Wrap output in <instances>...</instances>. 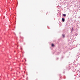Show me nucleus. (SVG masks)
Instances as JSON below:
<instances>
[{
	"mask_svg": "<svg viewBox=\"0 0 80 80\" xmlns=\"http://www.w3.org/2000/svg\"><path fill=\"white\" fill-rule=\"evenodd\" d=\"M54 44H52V47H53V46H54Z\"/></svg>",
	"mask_w": 80,
	"mask_h": 80,
	"instance_id": "obj_4",
	"label": "nucleus"
},
{
	"mask_svg": "<svg viewBox=\"0 0 80 80\" xmlns=\"http://www.w3.org/2000/svg\"><path fill=\"white\" fill-rule=\"evenodd\" d=\"M62 37H63L64 38V37H65V35L64 34H62Z\"/></svg>",
	"mask_w": 80,
	"mask_h": 80,
	"instance_id": "obj_3",
	"label": "nucleus"
},
{
	"mask_svg": "<svg viewBox=\"0 0 80 80\" xmlns=\"http://www.w3.org/2000/svg\"><path fill=\"white\" fill-rule=\"evenodd\" d=\"M73 28L72 27V32L73 31Z\"/></svg>",
	"mask_w": 80,
	"mask_h": 80,
	"instance_id": "obj_5",
	"label": "nucleus"
},
{
	"mask_svg": "<svg viewBox=\"0 0 80 80\" xmlns=\"http://www.w3.org/2000/svg\"><path fill=\"white\" fill-rule=\"evenodd\" d=\"M62 21L63 22H64V21H65V19L63 18H62Z\"/></svg>",
	"mask_w": 80,
	"mask_h": 80,
	"instance_id": "obj_1",
	"label": "nucleus"
},
{
	"mask_svg": "<svg viewBox=\"0 0 80 80\" xmlns=\"http://www.w3.org/2000/svg\"><path fill=\"white\" fill-rule=\"evenodd\" d=\"M63 17H66V14H63Z\"/></svg>",
	"mask_w": 80,
	"mask_h": 80,
	"instance_id": "obj_2",
	"label": "nucleus"
}]
</instances>
